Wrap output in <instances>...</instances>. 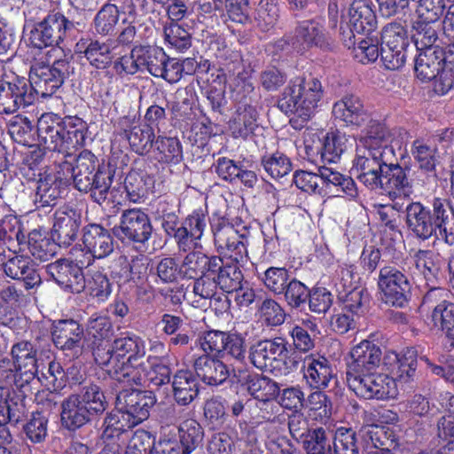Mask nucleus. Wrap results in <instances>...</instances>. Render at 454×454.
I'll return each mask as SVG.
<instances>
[{
	"mask_svg": "<svg viewBox=\"0 0 454 454\" xmlns=\"http://www.w3.org/2000/svg\"><path fill=\"white\" fill-rule=\"evenodd\" d=\"M389 131L382 123L373 121L359 141L351 173L371 190L382 187L381 175L393 156L387 145Z\"/></svg>",
	"mask_w": 454,
	"mask_h": 454,
	"instance_id": "nucleus-1",
	"label": "nucleus"
},
{
	"mask_svg": "<svg viewBox=\"0 0 454 454\" xmlns=\"http://www.w3.org/2000/svg\"><path fill=\"white\" fill-rule=\"evenodd\" d=\"M433 211L420 202H411L405 207L406 223L418 238L427 239L435 237L447 244L454 243V211L446 200L435 198Z\"/></svg>",
	"mask_w": 454,
	"mask_h": 454,
	"instance_id": "nucleus-2",
	"label": "nucleus"
},
{
	"mask_svg": "<svg viewBox=\"0 0 454 454\" xmlns=\"http://www.w3.org/2000/svg\"><path fill=\"white\" fill-rule=\"evenodd\" d=\"M146 353L145 340L134 334L128 333L114 340L109 346H98L94 350L96 363L114 380L125 383L129 379V370L136 369L137 362L145 357Z\"/></svg>",
	"mask_w": 454,
	"mask_h": 454,
	"instance_id": "nucleus-3",
	"label": "nucleus"
},
{
	"mask_svg": "<svg viewBox=\"0 0 454 454\" xmlns=\"http://www.w3.org/2000/svg\"><path fill=\"white\" fill-rule=\"evenodd\" d=\"M156 398L150 391L122 390L116 397L115 411L105 420L103 437H119L122 433L142 423L149 417Z\"/></svg>",
	"mask_w": 454,
	"mask_h": 454,
	"instance_id": "nucleus-4",
	"label": "nucleus"
},
{
	"mask_svg": "<svg viewBox=\"0 0 454 454\" xmlns=\"http://www.w3.org/2000/svg\"><path fill=\"white\" fill-rule=\"evenodd\" d=\"M85 129V123L80 118L62 119L51 113L44 114L37 121L38 146L44 151L66 154L83 145Z\"/></svg>",
	"mask_w": 454,
	"mask_h": 454,
	"instance_id": "nucleus-5",
	"label": "nucleus"
},
{
	"mask_svg": "<svg viewBox=\"0 0 454 454\" xmlns=\"http://www.w3.org/2000/svg\"><path fill=\"white\" fill-rule=\"evenodd\" d=\"M323 96L317 78L295 77L283 90L278 106L286 114H294L290 122L294 129H301L315 114Z\"/></svg>",
	"mask_w": 454,
	"mask_h": 454,
	"instance_id": "nucleus-6",
	"label": "nucleus"
},
{
	"mask_svg": "<svg viewBox=\"0 0 454 454\" xmlns=\"http://www.w3.org/2000/svg\"><path fill=\"white\" fill-rule=\"evenodd\" d=\"M96 163L95 155L89 151H83L76 158L74 164L66 160L59 166V168L63 177H66V184L73 180L77 190L84 192H90L94 201L101 204L106 200L113 179L109 172L103 171L99 168L92 175Z\"/></svg>",
	"mask_w": 454,
	"mask_h": 454,
	"instance_id": "nucleus-7",
	"label": "nucleus"
},
{
	"mask_svg": "<svg viewBox=\"0 0 454 454\" xmlns=\"http://www.w3.org/2000/svg\"><path fill=\"white\" fill-rule=\"evenodd\" d=\"M288 353L284 339L262 340L250 347L249 360L262 372H270L276 376L283 375L287 371Z\"/></svg>",
	"mask_w": 454,
	"mask_h": 454,
	"instance_id": "nucleus-8",
	"label": "nucleus"
},
{
	"mask_svg": "<svg viewBox=\"0 0 454 454\" xmlns=\"http://www.w3.org/2000/svg\"><path fill=\"white\" fill-rule=\"evenodd\" d=\"M211 228L215 246L221 254L236 262H244L247 259L248 231L245 228L239 231L224 218L214 220Z\"/></svg>",
	"mask_w": 454,
	"mask_h": 454,
	"instance_id": "nucleus-9",
	"label": "nucleus"
},
{
	"mask_svg": "<svg viewBox=\"0 0 454 454\" xmlns=\"http://www.w3.org/2000/svg\"><path fill=\"white\" fill-rule=\"evenodd\" d=\"M69 73L70 65L66 59L56 60L52 66L35 63L29 73V89L42 98L51 97L62 86Z\"/></svg>",
	"mask_w": 454,
	"mask_h": 454,
	"instance_id": "nucleus-10",
	"label": "nucleus"
},
{
	"mask_svg": "<svg viewBox=\"0 0 454 454\" xmlns=\"http://www.w3.org/2000/svg\"><path fill=\"white\" fill-rule=\"evenodd\" d=\"M82 245L84 253L83 250L77 248L72 251L74 260L82 265H90L94 259L107 257L114 248L110 232L98 224H90L84 228Z\"/></svg>",
	"mask_w": 454,
	"mask_h": 454,
	"instance_id": "nucleus-11",
	"label": "nucleus"
},
{
	"mask_svg": "<svg viewBox=\"0 0 454 454\" xmlns=\"http://www.w3.org/2000/svg\"><path fill=\"white\" fill-rule=\"evenodd\" d=\"M347 382L357 396L364 399L385 400L395 397L398 393L395 379L385 373L367 372Z\"/></svg>",
	"mask_w": 454,
	"mask_h": 454,
	"instance_id": "nucleus-12",
	"label": "nucleus"
},
{
	"mask_svg": "<svg viewBox=\"0 0 454 454\" xmlns=\"http://www.w3.org/2000/svg\"><path fill=\"white\" fill-rule=\"evenodd\" d=\"M381 41L380 56L385 67L390 70L402 67L409 45L406 29L401 24H389L383 29Z\"/></svg>",
	"mask_w": 454,
	"mask_h": 454,
	"instance_id": "nucleus-13",
	"label": "nucleus"
},
{
	"mask_svg": "<svg viewBox=\"0 0 454 454\" xmlns=\"http://www.w3.org/2000/svg\"><path fill=\"white\" fill-rule=\"evenodd\" d=\"M383 363L380 348L373 341L363 340L353 346L347 361V381L375 372Z\"/></svg>",
	"mask_w": 454,
	"mask_h": 454,
	"instance_id": "nucleus-14",
	"label": "nucleus"
},
{
	"mask_svg": "<svg viewBox=\"0 0 454 454\" xmlns=\"http://www.w3.org/2000/svg\"><path fill=\"white\" fill-rule=\"evenodd\" d=\"M378 286L385 303L403 307L407 301L411 284L407 277L395 267L385 266L380 270Z\"/></svg>",
	"mask_w": 454,
	"mask_h": 454,
	"instance_id": "nucleus-15",
	"label": "nucleus"
},
{
	"mask_svg": "<svg viewBox=\"0 0 454 454\" xmlns=\"http://www.w3.org/2000/svg\"><path fill=\"white\" fill-rule=\"evenodd\" d=\"M74 25L63 14H49L31 31L30 41L36 48L59 45Z\"/></svg>",
	"mask_w": 454,
	"mask_h": 454,
	"instance_id": "nucleus-16",
	"label": "nucleus"
},
{
	"mask_svg": "<svg viewBox=\"0 0 454 454\" xmlns=\"http://www.w3.org/2000/svg\"><path fill=\"white\" fill-rule=\"evenodd\" d=\"M166 357L148 356L146 362L137 363L136 369H129L126 385H145L146 383L159 387L169 382L171 370L166 364ZM129 371V369H127Z\"/></svg>",
	"mask_w": 454,
	"mask_h": 454,
	"instance_id": "nucleus-17",
	"label": "nucleus"
},
{
	"mask_svg": "<svg viewBox=\"0 0 454 454\" xmlns=\"http://www.w3.org/2000/svg\"><path fill=\"white\" fill-rule=\"evenodd\" d=\"M34 94L25 78L16 77L12 82L0 83V114H12L19 108L29 106Z\"/></svg>",
	"mask_w": 454,
	"mask_h": 454,
	"instance_id": "nucleus-18",
	"label": "nucleus"
},
{
	"mask_svg": "<svg viewBox=\"0 0 454 454\" xmlns=\"http://www.w3.org/2000/svg\"><path fill=\"white\" fill-rule=\"evenodd\" d=\"M11 356L17 372L16 384L22 387L38 375L36 349L31 342L22 340L12 346Z\"/></svg>",
	"mask_w": 454,
	"mask_h": 454,
	"instance_id": "nucleus-19",
	"label": "nucleus"
},
{
	"mask_svg": "<svg viewBox=\"0 0 454 454\" xmlns=\"http://www.w3.org/2000/svg\"><path fill=\"white\" fill-rule=\"evenodd\" d=\"M88 266L63 259L47 265V272L64 290L79 294L85 288L82 268Z\"/></svg>",
	"mask_w": 454,
	"mask_h": 454,
	"instance_id": "nucleus-20",
	"label": "nucleus"
},
{
	"mask_svg": "<svg viewBox=\"0 0 454 454\" xmlns=\"http://www.w3.org/2000/svg\"><path fill=\"white\" fill-rule=\"evenodd\" d=\"M153 227L148 215L141 209L132 208L123 211L116 234L135 242H145L152 235Z\"/></svg>",
	"mask_w": 454,
	"mask_h": 454,
	"instance_id": "nucleus-21",
	"label": "nucleus"
},
{
	"mask_svg": "<svg viewBox=\"0 0 454 454\" xmlns=\"http://www.w3.org/2000/svg\"><path fill=\"white\" fill-rule=\"evenodd\" d=\"M333 116L346 127H360L369 120L361 98L354 94L344 95L333 105Z\"/></svg>",
	"mask_w": 454,
	"mask_h": 454,
	"instance_id": "nucleus-22",
	"label": "nucleus"
},
{
	"mask_svg": "<svg viewBox=\"0 0 454 454\" xmlns=\"http://www.w3.org/2000/svg\"><path fill=\"white\" fill-rule=\"evenodd\" d=\"M439 143L440 140L437 137H421L413 140L411 146V154L419 168L428 176H435V168L440 163Z\"/></svg>",
	"mask_w": 454,
	"mask_h": 454,
	"instance_id": "nucleus-23",
	"label": "nucleus"
},
{
	"mask_svg": "<svg viewBox=\"0 0 454 454\" xmlns=\"http://www.w3.org/2000/svg\"><path fill=\"white\" fill-rule=\"evenodd\" d=\"M81 225V214L69 207L59 208L54 215L52 238L67 247L76 238Z\"/></svg>",
	"mask_w": 454,
	"mask_h": 454,
	"instance_id": "nucleus-24",
	"label": "nucleus"
},
{
	"mask_svg": "<svg viewBox=\"0 0 454 454\" xmlns=\"http://www.w3.org/2000/svg\"><path fill=\"white\" fill-rule=\"evenodd\" d=\"M207 225V217L202 212L195 211L188 215L176 232L178 247L184 251L196 248Z\"/></svg>",
	"mask_w": 454,
	"mask_h": 454,
	"instance_id": "nucleus-25",
	"label": "nucleus"
},
{
	"mask_svg": "<svg viewBox=\"0 0 454 454\" xmlns=\"http://www.w3.org/2000/svg\"><path fill=\"white\" fill-rule=\"evenodd\" d=\"M383 368L395 380L408 382L413 379L417 369V355L413 349L402 354L387 351L383 356Z\"/></svg>",
	"mask_w": 454,
	"mask_h": 454,
	"instance_id": "nucleus-26",
	"label": "nucleus"
},
{
	"mask_svg": "<svg viewBox=\"0 0 454 454\" xmlns=\"http://www.w3.org/2000/svg\"><path fill=\"white\" fill-rule=\"evenodd\" d=\"M343 19L349 27V38L355 33H370L376 26V17L368 0H354Z\"/></svg>",
	"mask_w": 454,
	"mask_h": 454,
	"instance_id": "nucleus-27",
	"label": "nucleus"
},
{
	"mask_svg": "<svg viewBox=\"0 0 454 454\" xmlns=\"http://www.w3.org/2000/svg\"><path fill=\"white\" fill-rule=\"evenodd\" d=\"M304 379L310 387L325 388L333 377L330 362L324 356H309L303 361Z\"/></svg>",
	"mask_w": 454,
	"mask_h": 454,
	"instance_id": "nucleus-28",
	"label": "nucleus"
},
{
	"mask_svg": "<svg viewBox=\"0 0 454 454\" xmlns=\"http://www.w3.org/2000/svg\"><path fill=\"white\" fill-rule=\"evenodd\" d=\"M60 170L57 174L53 172H44L40 176L37 182L35 202L38 207H50L55 205L61 193V186L66 184Z\"/></svg>",
	"mask_w": 454,
	"mask_h": 454,
	"instance_id": "nucleus-29",
	"label": "nucleus"
},
{
	"mask_svg": "<svg viewBox=\"0 0 454 454\" xmlns=\"http://www.w3.org/2000/svg\"><path fill=\"white\" fill-rule=\"evenodd\" d=\"M5 274L13 279H22L27 289L34 288L41 283L38 272L27 255L15 254L4 264Z\"/></svg>",
	"mask_w": 454,
	"mask_h": 454,
	"instance_id": "nucleus-30",
	"label": "nucleus"
},
{
	"mask_svg": "<svg viewBox=\"0 0 454 454\" xmlns=\"http://www.w3.org/2000/svg\"><path fill=\"white\" fill-rule=\"evenodd\" d=\"M76 51L83 53L90 64L99 69L108 67L113 59L111 44L98 40H80Z\"/></svg>",
	"mask_w": 454,
	"mask_h": 454,
	"instance_id": "nucleus-31",
	"label": "nucleus"
},
{
	"mask_svg": "<svg viewBox=\"0 0 454 454\" xmlns=\"http://www.w3.org/2000/svg\"><path fill=\"white\" fill-rule=\"evenodd\" d=\"M198 377L211 386L222 384L229 376L227 366L220 360L208 356H201L194 362Z\"/></svg>",
	"mask_w": 454,
	"mask_h": 454,
	"instance_id": "nucleus-32",
	"label": "nucleus"
},
{
	"mask_svg": "<svg viewBox=\"0 0 454 454\" xmlns=\"http://www.w3.org/2000/svg\"><path fill=\"white\" fill-rule=\"evenodd\" d=\"M384 172L387 176L386 191L391 200L404 201L412 192L411 185L407 178L405 170L399 165L387 162Z\"/></svg>",
	"mask_w": 454,
	"mask_h": 454,
	"instance_id": "nucleus-33",
	"label": "nucleus"
},
{
	"mask_svg": "<svg viewBox=\"0 0 454 454\" xmlns=\"http://www.w3.org/2000/svg\"><path fill=\"white\" fill-rule=\"evenodd\" d=\"M83 330L74 320H60L54 324L52 340L57 348L71 349L76 347L82 337Z\"/></svg>",
	"mask_w": 454,
	"mask_h": 454,
	"instance_id": "nucleus-34",
	"label": "nucleus"
},
{
	"mask_svg": "<svg viewBox=\"0 0 454 454\" xmlns=\"http://www.w3.org/2000/svg\"><path fill=\"white\" fill-rule=\"evenodd\" d=\"M174 397L177 403L187 405L198 395V380L188 370L178 371L172 382Z\"/></svg>",
	"mask_w": 454,
	"mask_h": 454,
	"instance_id": "nucleus-35",
	"label": "nucleus"
},
{
	"mask_svg": "<svg viewBox=\"0 0 454 454\" xmlns=\"http://www.w3.org/2000/svg\"><path fill=\"white\" fill-rule=\"evenodd\" d=\"M90 415L88 410L82 405L79 395H72L62 403L61 421L70 430L86 424Z\"/></svg>",
	"mask_w": 454,
	"mask_h": 454,
	"instance_id": "nucleus-36",
	"label": "nucleus"
},
{
	"mask_svg": "<svg viewBox=\"0 0 454 454\" xmlns=\"http://www.w3.org/2000/svg\"><path fill=\"white\" fill-rule=\"evenodd\" d=\"M297 39L302 41V48L312 45L325 48L331 45V36L323 27L320 20L302 21L297 28Z\"/></svg>",
	"mask_w": 454,
	"mask_h": 454,
	"instance_id": "nucleus-37",
	"label": "nucleus"
},
{
	"mask_svg": "<svg viewBox=\"0 0 454 454\" xmlns=\"http://www.w3.org/2000/svg\"><path fill=\"white\" fill-rule=\"evenodd\" d=\"M220 257H208L200 252L190 253L180 266L181 274L189 278L210 272L211 269H219Z\"/></svg>",
	"mask_w": 454,
	"mask_h": 454,
	"instance_id": "nucleus-38",
	"label": "nucleus"
},
{
	"mask_svg": "<svg viewBox=\"0 0 454 454\" xmlns=\"http://www.w3.org/2000/svg\"><path fill=\"white\" fill-rule=\"evenodd\" d=\"M442 57L436 49L419 51L415 60V73L421 81H430L436 77L442 69Z\"/></svg>",
	"mask_w": 454,
	"mask_h": 454,
	"instance_id": "nucleus-39",
	"label": "nucleus"
},
{
	"mask_svg": "<svg viewBox=\"0 0 454 454\" xmlns=\"http://www.w3.org/2000/svg\"><path fill=\"white\" fill-rule=\"evenodd\" d=\"M237 263L232 261L223 264L220 258L219 269H211L209 272L215 278L217 286L225 293H232L234 290H238L241 285L243 276Z\"/></svg>",
	"mask_w": 454,
	"mask_h": 454,
	"instance_id": "nucleus-40",
	"label": "nucleus"
},
{
	"mask_svg": "<svg viewBox=\"0 0 454 454\" xmlns=\"http://www.w3.org/2000/svg\"><path fill=\"white\" fill-rule=\"evenodd\" d=\"M430 320L432 326L442 331L447 341L454 348V303L443 301L436 305Z\"/></svg>",
	"mask_w": 454,
	"mask_h": 454,
	"instance_id": "nucleus-41",
	"label": "nucleus"
},
{
	"mask_svg": "<svg viewBox=\"0 0 454 454\" xmlns=\"http://www.w3.org/2000/svg\"><path fill=\"white\" fill-rule=\"evenodd\" d=\"M319 172L321 173V184H325L330 190L335 189L337 196L354 199L357 195L356 184L351 177L329 168H322Z\"/></svg>",
	"mask_w": 454,
	"mask_h": 454,
	"instance_id": "nucleus-42",
	"label": "nucleus"
},
{
	"mask_svg": "<svg viewBox=\"0 0 454 454\" xmlns=\"http://www.w3.org/2000/svg\"><path fill=\"white\" fill-rule=\"evenodd\" d=\"M136 57L141 59V70L146 69L152 75L158 77L162 74V68L167 55L162 49L152 46H136Z\"/></svg>",
	"mask_w": 454,
	"mask_h": 454,
	"instance_id": "nucleus-43",
	"label": "nucleus"
},
{
	"mask_svg": "<svg viewBox=\"0 0 454 454\" xmlns=\"http://www.w3.org/2000/svg\"><path fill=\"white\" fill-rule=\"evenodd\" d=\"M256 128L257 112L251 106L239 108L236 116L230 122L231 132L236 138H247L254 133Z\"/></svg>",
	"mask_w": 454,
	"mask_h": 454,
	"instance_id": "nucleus-44",
	"label": "nucleus"
},
{
	"mask_svg": "<svg viewBox=\"0 0 454 454\" xmlns=\"http://www.w3.org/2000/svg\"><path fill=\"white\" fill-rule=\"evenodd\" d=\"M349 137L340 131L327 133L322 143L321 159L327 163L336 162L348 149Z\"/></svg>",
	"mask_w": 454,
	"mask_h": 454,
	"instance_id": "nucleus-45",
	"label": "nucleus"
},
{
	"mask_svg": "<svg viewBox=\"0 0 454 454\" xmlns=\"http://www.w3.org/2000/svg\"><path fill=\"white\" fill-rule=\"evenodd\" d=\"M119 15L120 12L115 4H104L94 19L97 33L102 35L112 34L119 21Z\"/></svg>",
	"mask_w": 454,
	"mask_h": 454,
	"instance_id": "nucleus-46",
	"label": "nucleus"
},
{
	"mask_svg": "<svg viewBox=\"0 0 454 454\" xmlns=\"http://www.w3.org/2000/svg\"><path fill=\"white\" fill-rule=\"evenodd\" d=\"M27 247L32 256L42 262L48 261L56 253L55 244L38 231L28 234Z\"/></svg>",
	"mask_w": 454,
	"mask_h": 454,
	"instance_id": "nucleus-47",
	"label": "nucleus"
},
{
	"mask_svg": "<svg viewBox=\"0 0 454 454\" xmlns=\"http://www.w3.org/2000/svg\"><path fill=\"white\" fill-rule=\"evenodd\" d=\"M438 22L415 21L413 28L414 42L418 51L434 49V44L437 40Z\"/></svg>",
	"mask_w": 454,
	"mask_h": 454,
	"instance_id": "nucleus-48",
	"label": "nucleus"
},
{
	"mask_svg": "<svg viewBox=\"0 0 454 454\" xmlns=\"http://www.w3.org/2000/svg\"><path fill=\"white\" fill-rule=\"evenodd\" d=\"M180 442L182 454H191L202 440V431L195 420L184 421L180 428Z\"/></svg>",
	"mask_w": 454,
	"mask_h": 454,
	"instance_id": "nucleus-49",
	"label": "nucleus"
},
{
	"mask_svg": "<svg viewBox=\"0 0 454 454\" xmlns=\"http://www.w3.org/2000/svg\"><path fill=\"white\" fill-rule=\"evenodd\" d=\"M153 137V129L149 125L134 126L128 135L132 150L141 155L149 152Z\"/></svg>",
	"mask_w": 454,
	"mask_h": 454,
	"instance_id": "nucleus-50",
	"label": "nucleus"
},
{
	"mask_svg": "<svg viewBox=\"0 0 454 454\" xmlns=\"http://www.w3.org/2000/svg\"><path fill=\"white\" fill-rule=\"evenodd\" d=\"M82 405L91 414L103 413L106 409V400L100 387L95 384L85 386L80 395Z\"/></svg>",
	"mask_w": 454,
	"mask_h": 454,
	"instance_id": "nucleus-51",
	"label": "nucleus"
},
{
	"mask_svg": "<svg viewBox=\"0 0 454 454\" xmlns=\"http://www.w3.org/2000/svg\"><path fill=\"white\" fill-rule=\"evenodd\" d=\"M85 286L89 295L98 302L106 301L113 291V284L108 277L99 271H96L90 276Z\"/></svg>",
	"mask_w": 454,
	"mask_h": 454,
	"instance_id": "nucleus-52",
	"label": "nucleus"
},
{
	"mask_svg": "<svg viewBox=\"0 0 454 454\" xmlns=\"http://www.w3.org/2000/svg\"><path fill=\"white\" fill-rule=\"evenodd\" d=\"M259 320L266 325L277 326L284 323L286 313L282 307L272 299H265L258 308Z\"/></svg>",
	"mask_w": 454,
	"mask_h": 454,
	"instance_id": "nucleus-53",
	"label": "nucleus"
},
{
	"mask_svg": "<svg viewBox=\"0 0 454 454\" xmlns=\"http://www.w3.org/2000/svg\"><path fill=\"white\" fill-rule=\"evenodd\" d=\"M154 145L159 152L160 160L175 164L181 160L182 147L176 138L159 137Z\"/></svg>",
	"mask_w": 454,
	"mask_h": 454,
	"instance_id": "nucleus-54",
	"label": "nucleus"
},
{
	"mask_svg": "<svg viewBox=\"0 0 454 454\" xmlns=\"http://www.w3.org/2000/svg\"><path fill=\"white\" fill-rule=\"evenodd\" d=\"M165 41L178 51H184L191 46L189 33L178 24L170 22L164 27Z\"/></svg>",
	"mask_w": 454,
	"mask_h": 454,
	"instance_id": "nucleus-55",
	"label": "nucleus"
},
{
	"mask_svg": "<svg viewBox=\"0 0 454 454\" xmlns=\"http://www.w3.org/2000/svg\"><path fill=\"white\" fill-rule=\"evenodd\" d=\"M416 269L427 279L435 276L439 270V256L430 250H419L413 257Z\"/></svg>",
	"mask_w": 454,
	"mask_h": 454,
	"instance_id": "nucleus-56",
	"label": "nucleus"
},
{
	"mask_svg": "<svg viewBox=\"0 0 454 454\" xmlns=\"http://www.w3.org/2000/svg\"><path fill=\"white\" fill-rule=\"evenodd\" d=\"M392 204L374 205L376 214L380 222L391 231H395L398 227V213L405 208L404 201L392 200Z\"/></svg>",
	"mask_w": 454,
	"mask_h": 454,
	"instance_id": "nucleus-57",
	"label": "nucleus"
},
{
	"mask_svg": "<svg viewBox=\"0 0 454 454\" xmlns=\"http://www.w3.org/2000/svg\"><path fill=\"white\" fill-rule=\"evenodd\" d=\"M361 437L367 449H385L388 437L384 427L378 425H365L360 430Z\"/></svg>",
	"mask_w": 454,
	"mask_h": 454,
	"instance_id": "nucleus-58",
	"label": "nucleus"
},
{
	"mask_svg": "<svg viewBox=\"0 0 454 454\" xmlns=\"http://www.w3.org/2000/svg\"><path fill=\"white\" fill-rule=\"evenodd\" d=\"M306 407L309 409V416L323 421L330 417V404L327 396L322 392H313L308 397Z\"/></svg>",
	"mask_w": 454,
	"mask_h": 454,
	"instance_id": "nucleus-59",
	"label": "nucleus"
},
{
	"mask_svg": "<svg viewBox=\"0 0 454 454\" xmlns=\"http://www.w3.org/2000/svg\"><path fill=\"white\" fill-rule=\"evenodd\" d=\"M262 164L265 171L275 179L287 175L291 171L292 167L289 159L278 153L264 157Z\"/></svg>",
	"mask_w": 454,
	"mask_h": 454,
	"instance_id": "nucleus-60",
	"label": "nucleus"
},
{
	"mask_svg": "<svg viewBox=\"0 0 454 454\" xmlns=\"http://www.w3.org/2000/svg\"><path fill=\"white\" fill-rule=\"evenodd\" d=\"M303 447L308 454H325L330 450V442L325 429L319 427L309 431L303 441Z\"/></svg>",
	"mask_w": 454,
	"mask_h": 454,
	"instance_id": "nucleus-61",
	"label": "nucleus"
},
{
	"mask_svg": "<svg viewBox=\"0 0 454 454\" xmlns=\"http://www.w3.org/2000/svg\"><path fill=\"white\" fill-rule=\"evenodd\" d=\"M333 449L335 454H359L355 433L350 429H338L334 435Z\"/></svg>",
	"mask_w": 454,
	"mask_h": 454,
	"instance_id": "nucleus-62",
	"label": "nucleus"
},
{
	"mask_svg": "<svg viewBox=\"0 0 454 454\" xmlns=\"http://www.w3.org/2000/svg\"><path fill=\"white\" fill-rule=\"evenodd\" d=\"M368 301L367 294L360 288H355L348 292L343 299L342 310L360 317L365 312V305Z\"/></svg>",
	"mask_w": 454,
	"mask_h": 454,
	"instance_id": "nucleus-63",
	"label": "nucleus"
},
{
	"mask_svg": "<svg viewBox=\"0 0 454 454\" xmlns=\"http://www.w3.org/2000/svg\"><path fill=\"white\" fill-rule=\"evenodd\" d=\"M289 276L284 268H269L264 272L263 282L275 294H282L288 285Z\"/></svg>",
	"mask_w": 454,
	"mask_h": 454,
	"instance_id": "nucleus-64",
	"label": "nucleus"
}]
</instances>
